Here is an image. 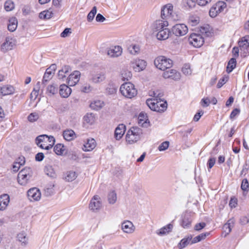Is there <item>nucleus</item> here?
<instances>
[{
	"label": "nucleus",
	"instance_id": "obj_58",
	"mask_svg": "<svg viewBox=\"0 0 249 249\" xmlns=\"http://www.w3.org/2000/svg\"><path fill=\"white\" fill-rule=\"evenodd\" d=\"M241 189L244 191H248L249 188V183L247 179L245 178L241 183Z\"/></svg>",
	"mask_w": 249,
	"mask_h": 249
},
{
	"label": "nucleus",
	"instance_id": "obj_21",
	"mask_svg": "<svg viewBox=\"0 0 249 249\" xmlns=\"http://www.w3.org/2000/svg\"><path fill=\"white\" fill-rule=\"evenodd\" d=\"M56 68L57 67L56 65L52 64L46 69L42 80L43 84L48 82L52 79L55 73Z\"/></svg>",
	"mask_w": 249,
	"mask_h": 249
},
{
	"label": "nucleus",
	"instance_id": "obj_33",
	"mask_svg": "<svg viewBox=\"0 0 249 249\" xmlns=\"http://www.w3.org/2000/svg\"><path fill=\"white\" fill-rule=\"evenodd\" d=\"M106 79L105 73L104 72H99L92 75L91 81L94 84H99L104 81Z\"/></svg>",
	"mask_w": 249,
	"mask_h": 249
},
{
	"label": "nucleus",
	"instance_id": "obj_22",
	"mask_svg": "<svg viewBox=\"0 0 249 249\" xmlns=\"http://www.w3.org/2000/svg\"><path fill=\"white\" fill-rule=\"evenodd\" d=\"M187 23L190 27L197 28L200 25L201 20L199 15L196 14H193L189 16Z\"/></svg>",
	"mask_w": 249,
	"mask_h": 249
},
{
	"label": "nucleus",
	"instance_id": "obj_14",
	"mask_svg": "<svg viewBox=\"0 0 249 249\" xmlns=\"http://www.w3.org/2000/svg\"><path fill=\"white\" fill-rule=\"evenodd\" d=\"M124 52L122 46L119 45H112L107 49L106 54L111 58H116L121 57Z\"/></svg>",
	"mask_w": 249,
	"mask_h": 249
},
{
	"label": "nucleus",
	"instance_id": "obj_55",
	"mask_svg": "<svg viewBox=\"0 0 249 249\" xmlns=\"http://www.w3.org/2000/svg\"><path fill=\"white\" fill-rule=\"evenodd\" d=\"M210 104V98L208 97H203L200 102V105L203 107H208Z\"/></svg>",
	"mask_w": 249,
	"mask_h": 249
},
{
	"label": "nucleus",
	"instance_id": "obj_8",
	"mask_svg": "<svg viewBox=\"0 0 249 249\" xmlns=\"http://www.w3.org/2000/svg\"><path fill=\"white\" fill-rule=\"evenodd\" d=\"M154 64L158 69L165 71L172 67L173 62L170 59L164 56L160 55L155 58Z\"/></svg>",
	"mask_w": 249,
	"mask_h": 249
},
{
	"label": "nucleus",
	"instance_id": "obj_1",
	"mask_svg": "<svg viewBox=\"0 0 249 249\" xmlns=\"http://www.w3.org/2000/svg\"><path fill=\"white\" fill-rule=\"evenodd\" d=\"M169 21L163 20H157L151 25V29L156 33V38L160 41L167 39L171 35L170 30L168 28Z\"/></svg>",
	"mask_w": 249,
	"mask_h": 249
},
{
	"label": "nucleus",
	"instance_id": "obj_19",
	"mask_svg": "<svg viewBox=\"0 0 249 249\" xmlns=\"http://www.w3.org/2000/svg\"><path fill=\"white\" fill-rule=\"evenodd\" d=\"M137 123L140 127L143 128H149L152 125L148 115L143 112H141L138 115Z\"/></svg>",
	"mask_w": 249,
	"mask_h": 249
},
{
	"label": "nucleus",
	"instance_id": "obj_50",
	"mask_svg": "<svg viewBox=\"0 0 249 249\" xmlns=\"http://www.w3.org/2000/svg\"><path fill=\"white\" fill-rule=\"evenodd\" d=\"M4 7L6 11H11L15 8L14 3L11 0H7L4 3Z\"/></svg>",
	"mask_w": 249,
	"mask_h": 249
},
{
	"label": "nucleus",
	"instance_id": "obj_49",
	"mask_svg": "<svg viewBox=\"0 0 249 249\" xmlns=\"http://www.w3.org/2000/svg\"><path fill=\"white\" fill-rule=\"evenodd\" d=\"M209 234V233H203L194 237V238H192L191 241V244L200 242L202 240L204 239Z\"/></svg>",
	"mask_w": 249,
	"mask_h": 249
},
{
	"label": "nucleus",
	"instance_id": "obj_48",
	"mask_svg": "<svg viewBox=\"0 0 249 249\" xmlns=\"http://www.w3.org/2000/svg\"><path fill=\"white\" fill-rule=\"evenodd\" d=\"M97 10L96 7L93 6L87 15V19L88 22H91L93 20L95 16L97 13Z\"/></svg>",
	"mask_w": 249,
	"mask_h": 249
},
{
	"label": "nucleus",
	"instance_id": "obj_34",
	"mask_svg": "<svg viewBox=\"0 0 249 249\" xmlns=\"http://www.w3.org/2000/svg\"><path fill=\"white\" fill-rule=\"evenodd\" d=\"M10 202V196L7 194H3L0 196V210H5Z\"/></svg>",
	"mask_w": 249,
	"mask_h": 249
},
{
	"label": "nucleus",
	"instance_id": "obj_13",
	"mask_svg": "<svg viewBox=\"0 0 249 249\" xmlns=\"http://www.w3.org/2000/svg\"><path fill=\"white\" fill-rule=\"evenodd\" d=\"M27 199L32 203L37 202L42 198L41 190L37 187H32L27 191Z\"/></svg>",
	"mask_w": 249,
	"mask_h": 249
},
{
	"label": "nucleus",
	"instance_id": "obj_39",
	"mask_svg": "<svg viewBox=\"0 0 249 249\" xmlns=\"http://www.w3.org/2000/svg\"><path fill=\"white\" fill-rule=\"evenodd\" d=\"M63 136L67 141H71L76 138V135L74 131L71 129H67L63 131Z\"/></svg>",
	"mask_w": 249,
	"mask_h": 249
},
{
	"label": "nucleus",
	"instance_id": "obj_61",
	"mask_svg": "<svg viewBox=\"0 0 249 249\" xmlns=\"http://www.w3.org/2000/svg\"><path fill=\"white\" fill-rule=\"evenodd\" d=\"M71 34V29L69 28H66L60 34L61 37L65 38L68 37Z\"/></svg>",
	"mask_w": 249,
	"mask_h": 249
},
{
	"label": "nucleus",
	"instance_id": "obj_35",
	"mask_svg": "<svg viewBox=\"0 0 249 249\" xmlns=\"http://www.w3.org/2000/svg\"><path fill=\"white\" fill-rule=\"evenodd\" d=\"M18 25V21L16 17H11L9 18L7 23V29L10 32H15L17 29Z\"/></svg>",
	"mask_w": 249,
	"mask_h": 249
},
{
	"label": "nucleus",
	"instance_id": "obj_4",
	"mask_svg": "<svg viewBox=\"0 0 249 249\" xmlns=\"http://www.w3.org/2000/svg\"><path fill=\"white\" fill-rule=\"evenodd\" d=\"M160 17L161 20L168 21H177L180 18L179 14L175 10L173 5L171 3H167L161 7Z\"/></svg>",
	"mask_w": 249,
	"mask_h": 249
},
{
	"label": "nucleus",
	"instance_id": "obj_64",
	"mask_svg": "<svg viewBox=\"0 0 249 249\" xmlns=\"http://www.w3.org/2000/svg\"><path fill=\"white\" fill-rule=\"evenodd\" d=\"M96 21L98 22H103L105 21V18L101 14H98L96 17Z\"/></svg>",
	"mask_w": 249,
	"mask_h": 249
},
{
	"label": "nucleus",
	"instance_id": "obj_37",
	"mask_svg": "<svg viewBox=\"0 0 249 249\" xmlns=\"http://www.w3.org/2000/svg\"><path fill=\"white\" fill-rule=\"evenodd\" d=\"M44 172L47 176L52 178H56L57 177V172L53 165H46L44 169Z\"/></svg>",
	"mask_w": 249,
	"mask_h": 249
},
{
	"label": "nucleus",
	"instance_id": "obj_26",
	"mask_svg": "<svg viewBox=\"0 0 249 249\" xmlns=\"http://www.w3.org/2000/svg\"><path fill=\"white\" fill-rule=\"evenodd\" d=\"M96 146V142L94 139H88L83 144L82 149L85 152L92 151Z\"/></svg>",
	"mask_w": 249,
	"mask_h": 249
},
{
	"label": "nucleus",
	"instance_id": "obj_15",
	"mask_svg": "<svg viewBox=\"0 0 249 249\" xmlns=\"http://www.w3.org/2000/svg\"><path fill=\"white\" fill-rule=\"evenodd\" d=\"M103 207L102 198L99 195H94L90 199L89 204V210L94 213L98 212Z\"/></svg>",
	"mask_w": 249,
	"mask_h": 249
},
{
	"label": "nucleus",
	"instance_id": "obj_45",
	"mask_svg": "<svg viewBox=\"0 0 249 249\" xmlns=\"http://www.w3.org/2000/svg\"><path fill=\"white\" fill-rule=\"evenodd\" d=\"M18 240L22 244L26 245L28 243V238L25 232L22 231L19 233L17 235Z\"/></svg>",
	"mask_w": 249,
	"mask_h": 249
},
{
	"label": "nucleus",
	"instance_id": "obj_30",
	"mask_svg": "<svg viewBox=\"0 0 249 249\" xmlns=\"http://www.w3.org/2000/svg\"><path fill=\"white\" fill-rule=\"evenodd\" d=\"M58 92V85L56 83L53 82L49 85L46 90V94L49 97H53Z\"/></svg>",
	"mask_w": 249,
	"mask_h": 249
},
{
	"label": "nucleus",
	"instance_id": "obj_20",
	"mask_svg": "<svg viewBox=\"0 0 249 249\" xmlns=\"http://www.w3.org/2000/svg\"><path fill=\"white\" fill-rule=\"evenodd\" d=\"M240 53L243 56L249 53V36L242 37L238 42Z\"/></svg>",
	"mask_w": 249,
	"mask_h": 249
},
{
	"label": "nucleus",
	"instance_id": "obj_40",
	"mask_svg": "<svg viewBox=\"0 0 249 249\" xmlns=\"http://www.w3.org/2000/svg\"><path fill=\"white\" fill-rule=\"evenodd\" d=\"M53 16V13L51 9L45 10L40 12L38 14V18L41 20H48L51 18Z\"/></svg>",
	"mask_w": 249,
	"mask_h": 249
},
{
	"label": "nucleus",
	"instance_id": "obj_53",
	"mask_svg": "<svg viewBox=\"0 0 249 249\" xmlns=\"http://www.w3.org/2000/svg\"><path fill=\"white\" fill-rule=\"evenodd\" d=\"M39 92V88L38 89L34 88L30 94V99L32 101H35L38 95Z\"/></svg>",
	"mask_w": 249,
	"mask_h": 249
},
{
	"label": "nucleus",
	"instance_id": "obj_16",
	"mask_svg": "<svg viewBox=\"0 0 249 249\" xmlns=\"http://www.w3.org/2000/svg\"><path fill=\"white\" fill-rule=\"evenodd\" d=\"M227 5L223 1H218L214 3L210 9L209 16L213 18L217 17L226 8Z\"/></svg>",
	"mask_w": 249,
	"mask_h": 249
},
{
	"label": "nucleus",
	"instance_id": "obj_18",
	"mask_svg": "<svg viewBox=\"0 0 249 249\" xmlns=\"http://www.w3.org/2000/svg\"><path fill=\"white\" fill-rule=\"evenodd\" d=\"M121 229L124 233L131 234L135 232L136 228L131 221L125 220L121 224Z\"/></svg>",
	"mask_w": 249,
	"mask_h": 249
},
{
	"label": "nucleus",
	"instance_id": "obj_63",
	"mask_svg": "<svg viewBox=\"0 0 249 249\" xmlns=\"http://www.w3.org/2000/svg\"><path fill=\"white\" fill-rule=\"evenodd\" d=\"M240 113V109L238 108H235L232 110L230 117L231 119H234L237 115L239 114Z\"/></svg>",
	"mask_w": 249,
	"mask_h": 249
},
{
	"label": "nucleus",
	"instance_id": "obj_5",
	"mask_svg": "<svg viewBox=\"0 0 249 249\" xmlns=\"http://www.w3.org/2000/svg\"><path fill=\"white\" fill-rule=\"evenodd\" d=\"M142 130L137 126L130 127L124 136V142L127 146L133 145L138 143L142 138Z\"/></svg>",
	"mask_w": 249,
	"mask_h": 249
},
{
	"label": "nucleus",
	"instance_id": "obj_25",
	"mask_svg": "<svg viewBox=\"0 0 249 249\" xmlns=\"http://www.w3.org/2000/svg\"><path fill=\"white\" fill-rule=\"evenodd\" d=\"M126 126L121 124L117 125L114 130V137L117 141L121 140L126 131Z\"/></svg>",
	"mask_w": 249,
	"mask_h": 249
},
{
	"label": "nucleus",
	"instance_id": "obj_28",
	"mask_svg": "<svg viewBox=\"0 0 249 249\" xmlns=\"http://www.w3.org/2000/svg\"><path fill=\"white\" fill-rule=\"evenodd\" d=\"M71 93V89L65 84H61L59 86V93L62 98H68Z\"/></svg>",
	"mask_w": 249,
	"mask_h": 249
},
{
	"label": "nucleus",
	"instance_id": "obj_57",
	"mask_svg": "<svg viewBox=\"0 0 249 249\" xmlns=\"http://www.w3.org/2000/svg\"><path fill=\"white\" fill-rule=\"evenodd\" d=\"M196 3V0L195 1L194 0H187L186 2V6L187 9L191 10L195 8Z\"/></svg>",
	"mask_w": 249,
	"mask_h": 249
},
{
	"label": "nucleus",
	"instance_id": "obj_3",
	"mask_svg": "<svg viewBox=\"0 0 249 249\" xmlns=\"http://www.w3.org/2000/svg\"><path fill=\"white\" fill-rule=\"evenodd\" d=\"M151 96L153 95V97L147 99L146 103L149 108L154 111L158 112H163L165 111L167 108V104L166 102L161 99L158 96H156V94L153 92Z\"/></svg>",
	"mask_w": 249,
	"mask_h": 249
},
{
	"label": "nucleus",
	"instance_id": "obj_41",
	"mask_svg": "<svg viewBox=\"0 0 249 249\" xmlns=\"http://www.w3.org/2000/svg\"><path fill=\"white\" fill-rule=\"evenodd\" d=\"M77 178V173L73 171H69L64 174L63 179L67 182H72Z\"/></svg>",
	"mask_w": 249,
	"mask_h": 249
},
{
	"label": "nucleus",
	"instance_id": "obj_62",
	"mask_svg": "<svg viewBox=\"0 0 249 249\" xmlns=\"http://www.w3.org/2000/svg\"><path fill=\"white\" fill-rule=\"evenodd\" d=\"M203 114L204 111L202 110H199L198 112L194 115L193 120L196 122H198Z\"/></svg>",
	"mask_w": 249,
	"mask_h": 249
},
{
	"label": "nucleus",
	"instance_id": "obj_36",
	"mask_svg": "<svg viewBox=\"0 0 249 249\" xmlns=\"http://www.w3.org/2000/svg\"><path fill=\"white\" fill-rule=\"evenodd\" d=\"M107 202L109 205H115L118 200L117 195L116 191L113 190L109 192L107 194Z\"/></svg>",
	"mask_w": 249,
	"mask_h": 249
},
{
	"label": "nucleus",
	"instance_id": "obj_6",
	"mask_svg": "<svg viewBox=\"0 0 249 249\" xmlns=\"http://www.w3.org/2000/svg\"><path fill=\"white\" fill-rule=\"evenodd\" d=\"M119 91L124 98L128 99L134 98L138 94V89L135 85L130 82L122 84L120 87Z\"/></svg>",
	"mask_w": 249,
	"mask_h": 249
},
{
	"label": "nucleus",
	"instance_id": "obj_52",
	"mask_svg": "<svg viewBox=\"0 0 249 249\" xmlns=\"http://www.w3.org/2000/svg\"><path fill=\"white\" fill-rule=\"evenodd\" d=\"M25 162V161H24V158H22V159L19 162H15L14 163V164H13V166H12V169L13 170L14 172H17L18 171L21 165H23Z\"/></svg>",
	"mask_w": 249,
	"mask_h": 249
},
{
	"label": "nucleus",
	"instance_id": "obj_42",
	"mask_svg": "<svg viewBox=\"0 0 249 249\" xmlns=\"http://www.w3.org/2000/svg\"><path fill=\"white\" fill-rule=\"evenodd\" d=\"M234 222L233 220L230 219L226 223L223 227V232L225 234V236L229 234L231 231L233 226Z\"/></svg>",
	"mask_w": 249,
	"mask_h": 249
},
{
	"label": "nucleus",
	"instance_id": "obj_11",
	"mask_svg": "<svg viewBox=\"0 0 249 249\" xmlns=\"http://www.w3.org/2000/svg\"><path fill=\"white\" fill-rule=\"evenodd\" d=\"M130 66L136 72H141L145 71L147 67V62L144 59L137 57L130 62Z\"/></svg>",
	"mask_w": 249,
	"mask_h": 249
},
{
	"label": "nucleus",
	"instance_id": "obj_60",
	"mask_svg": "<svg viewBox=\"0 0 249 249\" xmlns=\"http://www.w3.org/2000/svg\"><path fill=\"white\" fill-rule=\"evenodd\" d=\"M229 79V77L227 76H223L222 78H221L217 85V87L218 88H220L222 87L228 81Z\"/></svg>",
	"mask_w": 249,
	"mask_h": 249
},
{
	"label": "nucleus",
	"instance_id": "obj_10",
	"mask_svg": "<svg viewBox=\"0 0 249 249\" xmlns=\"http://www.w3.org/2000/svg\"><path fill=\"white\" fill-rule=\"evenodd\" d=\"M17 46V40L13 36H8L5 37L4 41L0 45V51L6 53L14 50Z\"/></svg>",
	"mask_w": 249,
	"mask_h": 249
},
{
	"label": "nucleus",
	"instance_id": "obj_38",
	"mask_svg": "<svg viewBox=\"0 0 249 249\" xmlns=\"http://www.w3.org/2000/svg\"><path fill=\"white\" fill-rule=\"evenodd\" d=\"M173 228V226L171 224H169L156 231V233L159 236H163L170 232Z\"/></svg>",
	"mask_w": 249,
	"mask_h": 249
},
{
	"label": "nucleus",
	"instance_id": "obj_9",
	"mask_svg": "<svg viewBox=\"0 0 249 249\" xmlns=\"http://www.w3.org/2000/svg\"><path fill=\"white\" fill-rule=\"evenodd\" d=\"M32 170L29 168H24L18 174L17 181L21 186H25L29 182L32 176Z\"/></svg>",
	"mask_w": 249,
	"mask_h": 249
},
{
	"label": "nucleus",
	"instance_id": "obj_46",
	"mask_svg": "<svg viewBox=\"0 0 249 249\" xmlns=\"http://www.w3.org/2000/svg\"><path fill=\"white\" fill-rule=\"evenodd\" d=\"M181 71L186 76H190L193 72L191 66L189 64H184L181 69Z\"/></svg>",
	"mask_w": 249,
	"mask_h": 249
},
{
	"label": "nucleus",
	"instance_id": "obj_17",
	"mask_svg": "<svg viewBox=\"0 0 249 249\" xmlns=\"http://www.w3.org/2000/svg\"><path fill=\"white\" fill-rule=\"evenodd\" d=\"M173 34L177 37H181L187 34L189 29L184 23H177L171 28Z\"/></svg>",
	"mask_w": 249,
	"mask_h": 249
},
{
	"label": "nucleus",
	"instance_id": "obj_7",
	"mask_svg": "<svg viewBox=\"0 0 249 249\" xmlns=\"http://www.w3.org/2000/svg\"><path fill=\"white\" fill-rule=\"evenodd\" d=\"M36 143L41 149L50 150L54 145L55 142V138L52 136L41 135L37 137L36 139Z\"/></svg>",
	"mask_w": 249,
	"mask_h": 249
},
{
	"label": "nucleus",
	"instance_id": "obj_56",
	"mask_svg": "<svg viewBox=\"0 0 249 249\" xmlns=\"http://www.w3.org/2000/svg\"><path fill=\"white\" fill-rule=\"evenodd\" d=\"M169 146V142L168 141H165L162 142L159 146L158 150L160 151H163L167 150Z\"/></svg>",
	"mask_w": 249,
	"mask_h": 249
},
{
	"label": "nucleus",
	"instance_id": "obj_59",
	"mask_svg": "<svg viewBox=\"0 0 249 249\" xmlns=\"http://www.w3.org/2000/svg\"><path fill=\"white\" fill-rule=\"evenodd\" d=\"M93 89L92 87L88 84L84 85L81 88L82 91L85 93H89L92 91Z\"/></svg>",
	"mask_w": 249,
	"mask_h": 249
},
{
	"label": "nucleus",
	"instance_id": "obj_29",
	"mask_svg": "<svg viewBox=\"0 0 249 249\" xmlns=\"http://www.w3.org/2000/svg\"><path fill=\"white\" fill-rule=\"evenodd\" d=\"M15 88L10 85H4L0 87V95L6 96L11 95L15 93Z\"/></svg>",
	"mask_w": 249,
	"mask_h": 249
},
{
	"label": "nucleus",
	"instance_id": "obj_23",
	"mask_svg": "<svg viewBox=\"0 0 249 249\" xmlns=\"http://www.w3.org/2000/svg\"><path fill=\"white\" fill-rule=\"evenodd\" d=\"M162 76L165 79H170L174 80H178L181 78L180 73L174 69H170L165 71L163 73Z\"/></svg>",
	"mask_w": 249,
	"mask_h": 249
},
{
	"label": "nucleus",
	"instance_id": "obj_12",
	"mask_svg": "<svg viewBox=\"0 0 249 249\" xmlns=\"http://www.w3.org/2000/svg\"><path fill=\"white\" fill-rule=\"evenodd\" d=\"M189 45L194 48H198L204 43V38L200 34L192 33L190 35L188 39Z\"/></svg>",
	"mask_w": 249,
	"mask_h": 249
},
{
	"label": "nucleus",
	"instance_id": "obj_27",
	"mask_svg": "<svg viewBox=\"0 0 249 249\" xmlns=\"http://www.w3.org/2000/svg\"><path fill=\"white\" fill-rule=\"evenodd\" d=\"M120 76L123 81L129 82L132 77L133 74L130 70L128 68H123L120 72Z\"/></svg>",
	"mask_w": 249,
	"mask_h": 249
},
{
	"label": "nucleus",
	"instance_id": "obj_24",
	"mask_svg": "<svg viewBox=\"0 0 249 249\" xmlns=\"http://www.w3.org/2000/svg\"><path fill=\"white\" fill-rule=\"evenodd\" d=\"M53 151L58 156H65L68 155L67 147L63 143H58L53 146Z\"/></svg>",
	"mask_w": 249,
	"mask_h": 249
},
{
	"label": "nucleus",
	"instance_id": "obj_54",
	"mask_svg": "<svg viewBox=\"0 0 249 249\" xmlns=\"http://www.w3.org/2000/svg\"><path fill=\"white\" fill-rule=\"evenodd\" d=\"M213 0H196V3L200 7H204L210 4Z\"/></svg>",
	"mask_w": 249,
	"mask_h": 249
},
{
	"label": "nucleus",
	"instance_id": "obj_44",
	"mask_svg": "<svg viewBox=\"0 0 249 249\" xmlns=\"http://www.w3.org/2000/svg\"><path fill=\"white\" fill-rule=\"evenodd\" d=\"M105 106V103L101 100H95L91 103L90 107L94 110H99Z\"/></svg>",
	"mask_w": 249,
	"mask_h": 249
},
{
	"label": "nucleus",
	"instance_id": "obj_2",
	"mask_svg": "<svg viewBox=\"0 0 249 249\" xmlns=\"http://www.w3.org/2000/svg\"><path fill=\"white\" fill-rule=\"evenodd\" d=\"M71 69L68 66L63 67L59 71L58 76L60 79L64 81L70 86H74L79 81L81 77V72L78 71H74L70 73Z\"/></svg>",
	"mask_w": 249,
	"mask_h": 249
},
{
	"label": "nucleus",
	"instance_id": "obj_43",
	"mask_svg": "<svg viewBox=\"0 0 249 249\" xmlns=\"http://www.w3.org/2000/svg\"><path fill=\"white\" fill-rule=\"evenodd\" d=\"M192 236H189L183 238L178 244V248L179 249H183L187 247L189 244H191Z\"/></svg>",
	"mask_w": 249,
	"mask_h": 249
},
{
	"label": "nucleus",
	"instance_id": "obj_32",
	"mask_svg": "<svg viewBox=\"0 0 249 249\" xmlns=\"http://www.w3.org/2000/svg\"><path fill=\"white\" fill-rule=\"evenodd\" d=\"M96 122V117L93 113H87L83 117V123L87 126L93 125Z\"/></svg>",
	"mask_w": 249,
	"mask_h": 249
},
{
	"label": "nucleus",
	"instance_id": "obj_31",
	"mask_svg": "<svg viewBox=\"0 0 249 249\" xmlns=\"http://www.w3.org/2000/svg\"><path fill=\"white\" fill-rule=\"evenodd\" d=\"M127 50L130 54L133 56H136L140 54L141 52V47L138 44L132 43L127 47Z\"/></svg>",
	"mask_w": 249,
	"mask_h": 249
},
{
	"label": "nucleus",
	"instance_id": "obj_47",
	"mask_svg": "<svg viewBox=\"0 0 249 249\" xmlns=\"http://www.w3.org/2000/svg\"><path fill=\"white\" fill-rule=\"evenodd\" d=\"M236 65V61L235 58H231L227 65L226 71L227 72L230 73L235 68Z\"/></svg>",
	"mask_w": 249,
	"mask_h": 249
},
{
	"label": "nucleus",
	"instance_id": "obj_51",
	"mask_svg": "<svg viewBox=\"0 0 249 249\" xmlns=\"http://www.w3.org/2000/svg\"><path fill=\"white\" fill-rule=\"evenodd\" d=\"M39 119V115L36 112H33L30 113L27 117V119L30 123H34L38 120Z\"/></svg>",
	"mask_w": 249,
	"mask_h": 249
}]
</instances>
